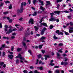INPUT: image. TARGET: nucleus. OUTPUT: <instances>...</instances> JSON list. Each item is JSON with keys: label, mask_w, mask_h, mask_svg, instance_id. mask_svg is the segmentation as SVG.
I'll return each mask as SVG.
<instances>
[{"label": "nucleus", "mask_w": 73, "mask_h": 73, "mask_svg": "<svg viewBox=\"0 0 73 73\" xmlns=\"http://www.w3.org/2000/svg\"><path fill=\"white\" fill-rule=\"evenodd\" d=\"M69 71L70 72H72V73H73V70H70Z\"/></svg>", "instance_id": "nucleus-60"}, {"label": "nucleus", "mask_w": 73, "mask_h": 73, "mask_svg": "<svg viewBox=\"0 0 73 73\" xmlns=\"http://www.w3.org/2000/svg\"><path fill=\"white\" fill-rule=\"evenodd\" d=\"M28 52H29V53H30L31 55H32V51L30 50H29L28 51Z\"/></svg>", "instance_id": "nucleus-21"}, {"label": "nucleus", "mask_w": 73, "mask_h": 73, "mask_svg": "<svg viewBox=\"0 0 73 73\" xmlns=\"http://www.w3.org/2000/svg\"><path fill=\"white\" fill-rule=\"evenodd\" d=\"M43 45H44V44H43L41 45H39V49H41V48H42V46H43Z\"/></svg>", "instance_id": "nucleus-25"}, {"label": "nucleus", "mask_w": 73, "mask_h": 73, "mask_svg": "<svg viewBox=\"0 0 73 73\" xmlns=\"http://www.w3.org/2000/svg\"><path fill=\"white\" fill-rule=\"evenodd\" d=\"M29 35V33H27L25 34V36L26 37H27Z\"/></svg>", "instance_id": "nucleus-29"}, {"label": "nucleus", "mask_w": 73, "mask_h": 73, "mask_svg": "<svg viewBox=\"0 0 73 73\" xmlns=\"http://www.w3.org/2000/svg\"><path fill=\"white\" fill-rule=\"evenodd\" d=\"M2 53L3 56H5V53L4 52H3Z\"/></svg>", "instance_id": "nucleus-47"}, {"label": "nucleus", "mask_w": 73, "mask_h": 73, "mask_svg": "<svg viewBox=\"0 0 73 73\" xmlns=\"http://www.w3.org/2000/svg\"><path fill=\"white\" fill-rule=\"evenodd\" d=\"M69 10H70V12H73V10L71 8H70Z\"/></svg>", "instance_id": "nucleus-64"}, {"label": "nucleus", "mask_w": 73, "mask_h": 73, "mask_svg": "<svg viewBox=\"0 0 73 73\" xmlns=\"http://www.w3.org/2000/svg\"><path fill=\"white\" fill-rule=\"evenodd\" d=\"M56 21L57 23H58V22H59V21H60L59 20V19H56Z\"/></svg>", "instance_id": "nucleus-59"}, {"label": "nucleus", "mask_w": 73, "mask_h": 73, "mask_svg": "<svg viewBox=\"0 0 73 73\" xmlns=\"http://www.w3.org/2000/svg\"><path fill=\"white\" fill-rule=\"evenodd\" d=\"M8 57L10 59L12 60L13 59V56L12 55H8Z\"/></svg>", "instance_id": "nucleus-8"}, {"label": "nucleus", "mask_w": 73, "mask_h": 73, "mask_svg": "<svg viewBox=\"0 0 73 73\" xmlns=\"http://www.w3.org/2000/svg\"><path fill=\"white\" fill-rule=\"evenodd\" d=\"M46 30V29L45 27H44L43 29L40 30V34L41 35H43L45 33V31Z\"/></svg>", "instance_id": "nucleus-3"}, {"label": "nucleus", "mask_w": 73, "mask_h": 73, "mask_svg": "<svg viewBox=\"0 0 73 73\" xmlns=\"http://www.w3.org/2000/svg\"><path fill=\"white\" fill-rule=\"evenodd\" d=\"M50 65L51 66H53L54 65V64L52 63H50Z\"/></svg>", "instance_id": "nucleus-62"}, {"label": "nucleus", "mask_w": 73, "mask_h": 73, "mask_svg": "<svg viewBox=\"0 0 73 73\" xmlns=\"http://www.w3.org/2000/svg\"><path fill=\"white\" fill-rule=\"evenodd\" d=\"M17 29L16 28L14 29L13 30L11 29H9L8 31H7L6 32V34H7V35H9L12 32V31H17Z\"/></svg>", "instance_id": "nucleus-1"}, {"label": "nucleus", "mask_w": 73, "mask_h": 73, "mask_svg": "<svg viewBox=\"0 0 73 73\" xmlns=\"http://www.w3.org/2000/svg\"><path fill=\"white\" fill-rule=\"evenodd\" d=\"M4 5V3H1L0 7H3V5Z\"/></svg>", "instance_id": "nucleus-48"}, {"label": "nucleus", "mask_w": 73, "mask_h": 73, "mask_svg": "<svg viewBox=\"0 0 73 73\" xmlns=\"http://www.w3.org/2000/svg\"><path fill=\"white\" fill-rule=\"evenodd\" d=\"M56 1L57 3H59V2H61V1H62V0H57Z\"/></svg>", "instance_id": "nucleus-35"}, {"label": "nucleus", "mask_w": 73, "mask_h": 73, "mask_svg": "<svg viewBox=\"0 0 73 73\" xmlns=\"http://www.w3.org/2000/svg\"><path fill=\"white\" fill-rule=\"evenodd\" d=\"M30 68L31 69H34V67H33V66H31Z\"/></svg>", "instance_id": "nucleus-50"}, {"label": "nucleus", "mask_w": 73, "mask_h": 73, "mask_svg": "<svg viewBox=\"0 0 73 73\" xmlns=\"http://www.w3.org/2000/svg\"><path fill=\"white\" fill-rule=\"evenodd\" d=\"M56 8H57V9H59V8H60V4H58Z\"/></svg>", "instance_id": "nucleus-39"}, {"label": "nucleus", "mask_w": 73, "mask_h": 73, "mask_svg": "<svg viewBox=\"0 0 73 73\" xmlns=\"http://www.w3.org/2000/svg\"><path fill=\"white\" fill-rule=\"evenodd\" d=\"M70 29L69 30V32L70 33H72V32H73V27H70Z\"/></svg>", "instance_id": "nucleus-6"}, {"label": "nucleus", "mask_w": 73, "mask_h": 73, "mask_svg": "<svg viewBox=\"0 0 73 73\" xmlns=\"http://www.w3.org/2000/svg\"><path fill=\"white\" fill-rule=\"evenodd\" d=\"M16 62L17 64H19V60L18 59H17L16 60Z\"/></svg>", "instance_id": "nucleus-31"}, {"label": "nucleus", "mask_w": 73, "mask_h": 73, "mask_svg": "<svg viewBox=\"0 0 73 73\" xmlns=\"http://www.w3.org/2000/svg\"><path fill=\"white\" fill-rule=\"evenodd\" d=\"M63 12L65 13H69L70 12L66 10L64 11Z\"/></svg>", "instance_id": "nucleus-37"}, {"label": "nucleus", "mask_w": 73, "mask_h": 73, "mask_svg": "<svg viewBox=\"0 0 73 73\" xmlns=\"http://www.w3.org/2000/svg\"><path fill=\"white\" fill-rule=\"evenodd\" d=\"M44 56L46 57L47 58H50V56L49 55H45Z\"/></svg>", "instance_id": "nucleus-45"}, {"label": "nucleus", "mask_w": 73, "mask_h": 73, "mask_svg": "<svg viewBox=\"0 0 73 73\" xmlns=\"http://www.w3.org/2000/svg\"><path fill=\"white\" fill-rule=\"evenodd\" d=\"M37 15V12H34V13L33 14V16H35Z\"/></svg>", "instance_id": "nucleus-24"}, {"label": "nucleus", "mask_w": 73, "mask_h": 73, "mask_svg": "<svg viewBox=\"0 0 73 73\" xmlns=\"http://www.w3.org/2000/svg\"><path fill=\"white\" fill-rule=\"evenodd\" d=\"M60 33V31L58 30H57L56 31V33H57L58 35V33Z\"/></svg>", "instance_id": "nucleus-41"}, {"label": "nucleus", "mask_w": 73, "mask_h": 73, "mask_svg": "<svg viewBox=\"0 0 73 73\" xmlns=\"http://www.w3.org/2000/svg\"><path fill=\"white\" fill-rule=\"evenodd\" d=\"M9 22L10 23H11L12 22V20L10 19L9 20Z\"/></svg>", "instance_id": "nucleus-55"}, {"label": "nucleus", "mask_w": 73, "mask_h": 73, "mask_svg": "<svg viewBox=\"0 0 73 73\" xmlns=\"http://www.w3.org/2000/svg\"><path fill=\"white\" fill-rule=\"evenodd\" d=\"M19 58H20L21 60H25L24 57H21V54H19Z\"/></svg>", "instance_id": "nucleus-12"}, {"label": "nucleus", "mask_w": 73, "mask_h": 73, "mask_svg": "<svg viewBox=\"0 0 73 73\" xmlns=\"http://www.w3.org/2000/svg\"><path fill=\"white\" fill-rule=\"evenodd\" d=\"M63 35V33L62 32H59L58 34V35Z\"/></svg>", "instance_id": "nucleus-38"}, {"label": "nucleus", "mask_w": 73, "mask_h": 73, "mask_svg": "<svg viewBox=\"0 0 73 73\" xmlns=\"http://www.w3.org/2000/svg\"><path fill=\"white\" fill-rule=\"evenodd\" d=\"M59 46H62L63 45V44L62 43H60L58 44Z\"/></svg>", "instance_id": "nucleus-57"}, {"label": "nucleus", "mask_w": 73, "mask_h": 73, "mask_svg": "<svg viewBox=\"0 0 73 73\" xmlns=\"http://www.w3.org/2000/svg\"><path fill=\"white\" fill-rule=\"evenodd\" d=\"M37 69H39L40 70H42V69H43V68H42V67H37Z\"/></svg>", "instance_id": "nucleus-22"}, {"label": "nucleus", "mask_w": 73, "mask_h": 73, "mask_svg": "<svg viewBox=\"0 0 73 73\" xmlns=\"http://www.w3.org/2000/svg\"><path fill=\"white\" fill-rule=\"evenodd\" d=\"M43 18H42L41 20L39 21V23H41L42 21V20H43Z\"/></svg>", "instance_id": "nucleus-42"}, {"label": "nucleus", "mask_w": 73, "mask_h": 73, "mask_svg": "<svg viewBox=\"0 0 73 73\" xmlns=\"http://www.w3.org/2000/svg\"><path fill=\"white\" fill-rule=\"evenodd\" d=\"M5 3L6 4H7L8 3H10V2L9 1H6L5 2Z\"/></svg>", "instance_id": "nucleus-49"}, {"label": "nucleus", "mask_w": 73, "mask_h": 73, "mask_svg": "<svg viewBox=\"0 0 73 73\" xmlns=\"http://www.w3.org/2000/svg\"><path fill=\"white\" fill-rule=\"evenodd\" d=\"M64 32L65 33V35H66V36H68L69 35V33L66 31H64Z\"/></svg>", "instance_id": "nucleus-20"}, {"label": "nucleus", "mask_w": 73, "mask_h": 73, "mask_svg": "<svg viewBox=\"0 0 73 73\" xmlns=\"http://www.w3.org/2000/svg\"><path fill=\"white\" fill-rule=\"evenodd\" d=\"M40 9H41L43 11H44L45 10V9L42 6H41L40 8Z\"/></svg>", "instance_id": "nucleus-15"}, {"label": "nucleus", "mask_w": 73, "mask_h": 73, "mask_svg": "<svg viewBox=\"0 0 73 73\" xmlns=\"http://www.w3.org/2000/svg\"><path fill=\"white\" fill-rule=\"evenodd\" d=\"M23 27H21L20 29H18V31H22V30H23Z\"/></svg>", "instance_id": "nucleus-34"}, {"label": "nucleus", "mask_w": 73, "mask_h": 73, "mask_svg": "<svg viewBox=\"0 0 73 73\" xmlns=\"http://www.w3.org/2000/svg\"><path fill=\"white\" fill-rule=\"evenodd\" d=\"M4 64V62H1L0 63V65L1 66H2Z\"/></svg>", "instance_id": "nucleus-40"}, {"label": "nucleus", "mask_w": 73, "mask_h": 73, "mask_svg": "<svg viewBox=\"0 0 73 73\" xmlns=\"http://www.w3.org/2000/svg\"><path fill=\"white\" fill-rule=\"evenodd\" d=\"M67 17H68V19H71L72 18L71 16H68Z\"/></svg>", "instance_id": "nucleus-52"}, {"label": "nucleus", "mask_w": 73, "mask_h": 73, "mask_svg": "<svg viewBox=\"0 0 73 73\" xmlns=\"http://www.w3.org/2000/svg\"><path fill=\"white\" fill-rule=\"evenodd\" d=\"M24 11V8L23 7L21 6V8L20 10H18L17 11V13H23Z\"/></svg>", "instance_id": "nucleus-2"}, {"label": "nucleus", "mask_w": 73, "mask_h": 73, "mask_svg": "<svg viewBox=\"0 0 73 73\" xmlns=\"http://www.w3.org/2000/svg\"><path fill=\"white\" fill-rule=\"evenodd\" d=\"M11 50L12 51H13L14 50V46H11Z\"/></svg>", "instance_id": "nucleus-28"}, {"label": "nucleus", "mask_w": 73, "mask_h": 73, "mask_svg": "<svg viewBox=\"0 0 73 73\" xmlns=\"http://www.w3.org/2000/svg\"><path fill=\"white\" fill-rule=\"evenodd\" d=\"M38 1L39 3H41V4H40L41 5H44V1H41V0H38Z\"/></svg>", "instance_id": "nucleus-16"}, {"label": "nucleus", "mask_w": 73, "mask_h": 73, "mask_svg": "<svg viewBox=\"0 0 73 73\" xmlns=\"http://www.w3.org/2000/svg\"><path fill=\"white\" fill-rule=\"evenodd\" d=\"M34 28L35 29V30L36 31H37L38 29V28L36 26H35Z\"/></svg>", "instance_id": "nucleus-23"}, {"label": "nucleus", "mask_w": 73, "mask_h": 73, "mask_svg": "<svg viewBox=\"0 0 73 73\" xmlns=\"http://www.w3.org/2000/svg\"><path fill=\"white\" fill-rule=\"evenodd\" d=\"M17 52H20V51H21V50H22V48H19L17 49Z\"/></svg>", "instance_id": "nucleus-18"}, {"label": "nucleus", "mask_w": 73, "mask_h": 73, "mask_svg": "<svg viewBox=\"0 0 73 73\" xmlns=\"http://www.w3.org/2000/svg\"><path fill=\"white\" fill-rule=\"evenodd\" d=\"M22 44L23 45H24L25 48V49H27V46H25V42H22Z\"/></svg>", "instance_id": "nucleus-17"}, {"label": "nucleus", "mask_w": 73, "mask_h": 73, "mask_svg": "<svg viewBox=\"0 0 73 73\" xmlns=\"http://www.w3.org/2000/svg\"><path fill=\"white\" fill-rule=\"evenodd\" d=\"M59 68V66H56L54 67V68Z\"/></svg>", "instance_id": "nucleus-53"}, {"label": "nucleus", "mask_w": 73, "mask_h": 73, "mask_svg": "<svg viewBox=\"0 0 73 73\" xmlns=\"http://www.w3.org/2000/svg\"><path fill=\"white\" fill-rule=\"evenodd\" d=\"M34 21L33 20V19H30V20H29V24H30V23H31V24H33V22Z\"/></svg>", "instance_id": "nucleus-4"}, {"label": "nucleus", "mask_w": 73, "mask_h": 73, "mask_svg": "<svg viewBox=\"0 0 73 73\" xmlns=\"http://www.w3.org/2000/svg\"><path fill=\"white\" fill-rule=\"evenodd\" d=\"M46 38V37L42 36L41 38H40V40H45Z\"/></svg>", "instance_id": "nucleus-13"}, {"label": "nucleus", "mask_w": 73, "mask_h": 73, "mask_svg": "<svg viewBox=\"0 0 73 73\" xmlns=\"http://www.w3.org/2000/svg\"><path fill=\"white\" fill-rule=\"evenodd\" d=\"M64 65H68V63L67 62H64Z\"/></svg>", "instance_id": "nucleus-56"}, {"label": "nucleus", "mask_w": 73, "mask_h": 73, "mask_svg": "<svg viewBox=\"0 0 73 73\" xmlns=\"http://www.w3.org/2000/svg\"><path fill=\"white\" fill-rule=\"evenodd\" d=\"M36 2H38L37 0H33V2L34 5H35L36 4Z\"/></svg>", "instance_id": "nucleus-19"}, {"label": "nucleus", "mask_w": 73, "mask_h": 73, "mask_svg": "<svg viewBox=\"0 0 73 73\" xmlns=\"http://www.w3.org/2000/svg\"><path fill=\"white\" fill-rule=\"evenodd\" d=\"M42 25H43V26H45V27H48V25H46V23H40V26L42 27Z\"/></svg>", "instance_id": "nucleus-10"}, {"label": "nucleus", "mask_w": 73, "mask_h": 73, "mask_svg": "<svg viewBox=\"0 0 73 73\" xmlns=\"http://www.w3.org/2000/svg\"><path fill=\"white\" fill-rule=\"evenodd\" d=\"M34 73H41V72H39L37 71V70H35Z\"/></svg>", "instance_id": "nucleus-30"}, {"label": "nucleus", "mask_w": 73, "mask_h": 73, "mask_svg": "<svg viewBox=\"0 0 73 73\" xmlns=\"http://www.w3.org/2000/svg\"><path fill=\"white\" fill-rule=\"evenodd\" d=\"M56 73H60V72L59 71V70H56Z\"/></svg>", "instance_id": "nucleus-54"}, {"label": "nucleus", "mask_w": 73, "mask_h": 73, "mask_svg": "<svg viewBox=\"0 0 73 73\" xmlns=\"http://www.w3.org/2000/svg\"><path fill=\"white\" fill-rule=\"evenodd\" d=\"M27 5V3L25 2H22L21 4V7H23V5H24V6H25Z\"/></svg>", "instance_id": "nucleus-11"}, {"label": "nucleus", "mask_w": 73, "mask_h": 73, "mask_svg": "<svg viewBox=\"0 0 73 73\" xmlns=\"http://www.w3.org/2000/svg\"><path fill=\"white\" fill-rule=\"evenodd\" d=\"M50 15L51 16V17H53V15H54V13H50Z\"/></svg>", "instance_id": "nucleus-33"}, {"label": "nucleus", "mask_w": 73, "mask_h": 73, "mask_svg": "<svg viewBox=\"0 0 73 73\" xmlns=\"http://www.w3.org/2000/svg\"><path fill=\"white\" fill-rule=\"evenodd\" d=\"M53 38L54 40H57L58 38L55 35H54L53 36Z\"/></svg>", "instance_id": "nucleus-26"}, {"label": "nucleus", "mask_w": 73, "mask_h": 73, "mask_svg": "<svg viewBox=\"0 0 73 73\" xmlns=\"http://www.w3.org/2000/svg\"><path fill=\"white\" fill-rule=\"evenodd\" d=\"M38 59H37L36 60V63H35V64L36 65L38 64Z\"/></svg>", "instance_id": "nucleus-58"}, {"label": "nucleus", "mask_w": 73, "mask_h": 73, "mask_svg": "<svg viewBox=\"0 0 73 73\" xmlns=\"http://www.w3.org/2000/svg\"><path fill=\"white\" fill-rule=\"evenodd\" d=\"M64 59H65V60H64V61L65 62H66V61L68 60V59H67V58H66V57L64 58Z\"/></svg>", "instance_id": "nucleus-51"}, {"label": "nucleus", "mask_w": 73, "mask_h": 73, "mask_svg": "<svg viewBox=\"0 0 73 73\" xmlns=\"http://www.w3.org/2000/svg\"><path fill=\"white\" fill-rule=\"evenodd\" d=\"M9 8L10 9H11L12 8V4H11L10 6L9 7Z\"/></svg>", "instance_id": "nucleus-27"}, {"label": "nucleus", "mask_w": 73, "mask_h": 73, "mask_svg": "<svg viewBox=\"0 0 73 73\" xmlns=\"http://www.w3.org/2000/svg\"><path fill=\"white\" fill-rule=\"evenodd\" d=\"M5 32H6L7 31H8V29L9 28L8 27V25H5Z\"/></svg>", "instance_id": "nucleus-7"}, {"label": "nucleus", "mask_w": 73, "mask_h": 73, "mask_svg": "<svg viewBox=\"0 0 73 73\" xmlns=\"http://www.w3.org/2000/svg\"><path fill=\"white\" fill-rule=\"evenodd\" d=\"M23 72L24 73H28V71H27V70H25L23 71Z\"/></svg>", "instance_id": "nucleus-43"}, {"label": "nucleus", "mask_w": 73, "mask_h": 73, "mask_svg": "<svg viewBox=\"0 0 73 73\" xmlns=\"http://www.w3.org/2000/svg\"><path fill=\"white\" fill-rule=\"evenodd\" d=\"M49 21H56V19L53 17H51V18L49 19Z\"/></svg>", "instance_id": "nucleus-5"}, {"label": "nucleus", "mask_w": 73, "mask_h": 73, "mask_svg": "<svg viewBox=\"0 0 73 73\" xmlns=\"http://www.w3.org/2000/svg\"><path fill=\"white\" fill-rule=\"evenodd\" d=\"M3 13L4 15H7V14H8V11L3 12Z\"/></svg>", "instance_id": "nucleus-36"}, {"label": "nucleus", "mask_w": 73, "mask_h": 73, "mask_svg": "<svg viewBox=\"0 0 73 73\" xmlns=\"http://www.w3.org/2000/svg\"><path fill=\"white\" fill-rule=\"evenodd\" d=\"M60 12H61V11H55L54 12V13L55 14L57 13V14H58V15H59Z\"/></svg>", "instance_id": "nucleus-14"}, {"label": "nucleus", "mask_w": 73, "mask_h": 73, "mask_svg": "<svg viewBox=\"0 0 73 73\" xmlns=\"http://www.w3.org/2000/svg\"><path fill=\"white\" fill-rule=\"evenodd\" d=\"M56 54L57 58H59L61 56V54L58 52H56Z\"/></svg>", "instance_id": "nucleus-9"}, {"label": "nucleus", "mask_w": 73, "mask_h": 73, "mask_svg": "<svg viewBox=\"0 0 73 73\" xmlns=\"http://www.w3.org/2000/svg\"><path fill=\"white\" fill-rule=\"evenodd\" d=\"M70 25L71 26H73V23H72V22H70Z\"/></svg>", "instance_id": "nucleus-44"}, {"label": "nucleus", "mask_w": 73, "mask_h": 73, "mask_svg": "<svg viewBox=\"0 0 73 73\" xmlns=\"http://www.w3.org/2000/svg\"><path fill=\"white\" fill-rule=\"evenodd\" d=\"M53 28V25H51L50 26V29H52V28Z\"/></svg>", "instance_id": "nucleus-46"}, {"label": "nucleus", "mask_w": 73, "mask_h": 73, "mask_svg": "<svg viewBox=\"0 0 73 73\" xmlns=\"http://www.w3.org/2000/svg\"><path fill=\"white\" fill-rule=\"evenodd\" d=\"M42 53H44V52H45V51L44 50H42Z\"/></svg>", "instance_id": "nucleus-61"}, {"label": "nucleus", "mask_w": 73, "mask_h": 73, "mask_svg": "<svg viewBox=\"0 0 73 73\" xmlns=\"http://www.w3.org/2000/svg\"><path fill=\"white\" fill-rule=\"evenodd\" d=\"M42 56L41 54H40L38 56V58H41L42 57Z\"/></svg>", "instance_id": "nucleus-32"}, {"label": "nucleus", "mask_w": 73, "mask_h": 73, "mask_svg": "<svg viewBox=\"0 0 73 73\" xmlns=\"http://www.w3.org/2000/svg\"><path fill=\"white\" fill-rule=\"evenodd\" d=\"M36 36H38V37L39 36H40V34H36Z\"/></svg>", "instance_id": "nucleus-63"}]
</instances>
